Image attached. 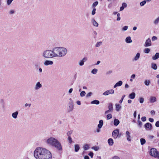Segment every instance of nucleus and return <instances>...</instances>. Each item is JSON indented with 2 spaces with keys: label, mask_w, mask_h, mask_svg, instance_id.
Returning <instances> with one entry per match:
<instances>
[{
  "label": "nucleus",
  "mask_w": 159,
  "mask_h": 159,
  "mask_svg": "<svg viewBox=\"0 0 159 159\" xmlns=\"http://www.w3.org/2000/svg\"><path fill=\"white\" fill-rule=\"evenodd\" d=\"M46 143L48 145L54 147L59 150H61L62 148L61 144L56 139L51 137L47 139Z\"/></svg>",
  "instance_id": "obj_1"
},
{
  "label": "nucleus",
  "mask_w": 159,
  "mask_h": 159,
  "mask_svg": "<svg viewBox=\"0 0 159 159\" xmlns=\"http://www.w3.org/2000/svg\"><path fill=\"white\" fill-rule=\"evenodd\" d=\"M55 57H61L65 56L67 53L66 49L63 47H55L54 48Z\"/></svg>",
  "instance_id": "obj_2"
},
{
  "label": "nucleus",
  "mask_w": 159,
  "mask_h": 159,
  "mask_svg": "<svg viewBox=\"0 0 159 159\" xmlns=\"http://www.w3.org/2000/svg\"><path fill=\"white\" fill-rule=\"evenodd\" d=\"M40 159H52V155L48 150L45 148H40Z\"/></svg>",
  "instance_id": "obj_3"
},
{
  "label": "nucleus",
  "mask_w": 159,
  "mask_h": 159,
  "mask_svg": "<svg viewBox=\"0 0 159 159\" xmlns=\"http://www.w3.org/2000/svg\"><path fill=\"white\" fill-rule=\"evenodd\" d=\"M54 48L52 50H47L42 53V56L45 58H49L55 57Z\"/></svg>",
  "instance_id": "obj_4"
},
{
  "label": "nucleus",
  "mask_w": 159,
  "mask_h": 159,
  "mask_svg": "<svg viewBox=\"0 0 159 159\" xmlns=\"http://www.w3.org/2000/svg\"><path fill=\"white\" fill-rule=\"evenodd\" d=\"M34 155L36 159H40V147L37 148L34 151Z\"/></svg>",
  "instance_id": "obj_5"
},
{
  "label": "nucleus",
  "mask_w": 159,
  "mask_h": 159,
  "mask_svg": "<svg viewBox=\"0 0 159 159\" xmlns=\"http://www.w3.org/2000/svg\"><path fill=\"white\" fill-rule=\"evenodd\" d=\"M158 152V151L156 148H153L150 149L149 153L151 156L156 158Z\"/></svg>",
  "instance_id": "obj_6"
},
{
  "label": "nucleus",
  "mask_w": 159,
  "mask_h": 159,
  "mask_svg": "<svg viewBox=\"0 0 159 159\" xmlns=\"http://www.w3.org/2000/svg\"><path fill=\"white\" fill-rule=\"evenodd\" d=\"M74 108L73 103L72 102H69L68 104V107L67 108V110L68 112H71L73 110Z\"/></svg>",
  "instance_id": "obj_7"
},
{
  "label": "nucleus",
  "mask_w": 159,
  "mask_h": 159,
  "mask_svg": "<svg viewBox=\"0 0 159 159\" xmlns=\"http://www.w3.org/2000/svg\"><path fill=\"white\" fill-rule=\"evenodd\" d=\"M114 91L113 89H110L109 90H107L102 94L104 96H107L110 94H112L114 93Z\"/></svg>",
  "instance_id": "obj_8"
},
{
  "label": "nucleus",
  "mask_w": 159,
  "mask_h": 159,
  "mask_svg": "<svg viewBox=\"0 0 159 159\" xmlns=\"http://www.w3.org/2000/svg\"><path fill=\"white\" fill-rule=\"evenodd\" d=\"M119 130L118 129L114 130L112 132V135L113 137L115 139L117 138L118 136Z\"/></svg>",
  "instance_id": "obj_9"
},
{
  "label": "nucleus",
  "mask_w": 159,
  "mask_h": 159,
  "mask_svg": "<svg viewBox=\"0 0 159 159\" xmlns=\"http://www.w3.org/2000/svg\"><path fill=\"white\" fill-rule=\"evenodd\" d=\"M144 127L147 130H150L152 129V124L149 123H147L144 125Z\"/></svg>",
  "instance_id": "obj_10"
},
{
  "label": "nucleus",
  "mask_w": 159,
  "mask_h": 159,
  "mask_svg": "<svg viewBox=\"0 0 159 159\" xmlns=\"http://www.w3.org/2000/svg\"><path fill=\"white\" fill-rule=\"evenodd\" d=\"M152 45V42L151 41V39L150 38H148L147 39L144 45V46L145 47H149Z\"/></svg>",
  "instance_id": "obj_11"
},
{
  "label": "nucleus",
  "mask_w": 159,
  "mask_h": 159,
  "mask_svg": "<svg viewBox=\"0 0 159 159\" xmlns=\"http://www.w3.org/2000/svg\"><path fill=\"white\" fill-rule=\"evenodd\" d=\"M87 60V57H84L82 60H80L79 62V64L80 66H83L84 64V62L86 61Z\"/></svg>",
  "instance_id": "obj_12"
},
{
  "label": "nucleus",
  "mask_w": 159,
  "mask_h": 159,
  "mask_svg": "<svg viewBox=\"0 0 159 159\" xmlns=\"http://www.w3.org/2000/svg\"><path fill=\"white\" fill-rule=\"evenodd\" d=\"M125 134L127 140L128 141H131L130 133L128 131H127L125 132Z\"/></svg>",
  "instance_id": "obj_13"
},
{
  "label": "nucleus",
  "mask_w": 159,
  "mask_h": 159,
  "mask_svg": "<svg viewBox=\"0 0 159 159\" xmlns=\"http://www.w3.org/2000/svg\"><path fill=\"white\" fill-rule=\"evenodd\" d=\"M53 64V62L51 61L46 60L44 62V65L45 66L51 65Z\"/></svg>",
  "instance_id": "obj_14"
},
{
  "label": "nucleus",
  "mask_w": 159,
  "mask_h": 159,
  "mask_svg": "<svg viewBox=\"0 0 159 159\" xmlns=\"http://www.w3.org/2000/svg\"><path fill=\"white\" fill-rule=\"evenodd\" d=\"M123 84V82L121 81H119L114 85V88H116L117 87L121 86Z\"/></svg>",
  "instance_id": "obj_15"
},
{
  "label": "nucleus",
  "mask_w": 159,
  "mask_h": 159,
  "mask_svg": "<svg viewBox=\"0 0 159 159\" xmlns=\"http://www.w3.org/2000/svg\"><path fill=\"white\" fill-rule=\"evenodd\" d=\"M127 6V5L126 3H123L122 4V6L120 8V11H123L124 9V8L126 7Z\"/></svg>",
  "instance_id": "obj_16"
},
{
  "label": "nucleus",
  "mask_w": 159,
  "mask_h": 159,
  "mask_svg": "<svg viewBox=\"0 0 159 159\" xmlns=\"http://www.w3.org/2000/svg\"><path fill=\"white\" fill-rule=\"evenodd\" d=\"M99 124L98 125V129H101L103 125V121L102 120H100L99 121Z\"/></svg>",
  "instance_id": "obj_17"
},
{
  "label": "nucleus",
  "mask_w": 159,
  "mask_h": 159,
  "mask_svg": "<svg viewBox=\"0 0 159 159\" xmlns=\"http://www.w3.org/2000/svg\"><path fill=\"white\" fill-rule=\"evenodd\" d=\"M18 114V111H16L15 112H14L12 114V116L14 119H16L17 117V115Z\"/></svg>",
  "instance_id": "obj_18"
},
{
  "label": "nucleus",
  "mask_w": 159,
  "mask_h": 159,
  "mask_svg": "<svg viewBox=\"0 0 159 159\" xmlns=\"http://www.w3.org/2000/svg\"><path fill=\"white\" fill-rule=\"evenodd\" d=\"M135 97V93L133 92L130 93L129 96V98L131 99H134Z\"/></svg>",
  "instance_id": "obj_19"
},
{
  "label": "nucleus",
  "mask_w": 159,
  "mask_h": 159,
  "mask_svg": "<svg viewBox=\"0 0 159 159\" xmlns=\"http://www.w3.org/2000/svg\"><path fill=\"white\" fill-rule=\"evenodd\" d=\"M108 108L109 110H110V111H113V104L110 102L108 104Z\"/></svg>",
  "instance_id": "obj_20"
},
{
  "label": "nucleus",
  "mask_w": 159,
  "mask_h": 159,
  "mask_svg": "<svg viewBox=\"0 0 159 159\" xmlns=\"http://www.w3.org/2000/svg\"><path fill=\"white\" fill-rule=\"evenodd\" d=\"M159 58V53L158 52L156 53L155 55L152 57V59L153 60H156Z\"/></svg>",
  "instance_id": "obj_21"
},
{
  "label": "nucleus",
  "mask_w": 159,
  "mask_h": 159,
  "mask_svg": "<svg viewBox=\"0 0 159 159\" xmlns=\"http://www.w3.org/2000/svg\"><path fill=\"white\" fill-rule=\"evenodd\" d=\"M125 42L127 43H131L132 42V40L130 37L128 36L125 39Z\"/></svg>",
  "instance_id": "obj_22"
},
{
  "label": "nucleus",
  "mask_w": 159,
  "mask_h": 159,
  "mask_svg": "<svg viewBox=\"0 0 159 159\" xmlns=\"http://www.w3.org/2000/svg\"><path fill=\"white\" fill-rule=\"evenodd\" d=\"M108 143L110 146H112L114 143L113 139L111 138L109 139L108 140Z\"/></svg>",
  "instance_id": "obj_23"
},
{
  "label": "nucleus",
  "mask_w": 159,
  "mask_h": 159,
  "mask_svg": "<svg viewBox=\"0 0 159 159\" xmlns=\"http://www.w3.org/2000/svg\"><path fill=\"white\" fill-rule=\"evenodd\" d=\"M150 101L151 102H154L156 101V98L155 97H152L150 98Z\"/></svg>",
  "instance_id": "obj_24"
},
{
  "label": "nucleus",
  "mask_w": 159,
  "mask_h": 159,
  "mask_svg": "<svg viewBox=\"0 0 159 159\" xmlns=\"http://www.w3.org/2000/svg\"><path fill=\"white\" fill-rule=\"evenodd\" d=\"M99 101L97 100H95L93 101H92L91 102V103L92 104H95L96 105H98L99 104Z\"/></svg>",
  "instance_id": "obj_25"
},
{
  "label": "nucleus",
  "mask_w": 159,
  "mask_h": 159,
  "mask_svg": "<svg viewBox=\"0 0 159 159\" xmlns=\"http://www.w3.org/2000/svg\"><path fill=\"white\" fill-rule=\"evenodd\" d=\"M80 148V147L78 144H76L75 145V152H78Z\"/></svg>",
  "instance_id": "obj_26"
},
{
  "label": "nucleus",
  "mask_w": 159,
  "mask_h": 159,
  "mask_svg": "<svg viewBox=\"0 0 159 159\" xmlns=\"http://www.w3.org/2000/svg\"><path fill=\"white\" fill-rule=\"evenodd\" d=\"M120 123V121L118 119H115L114 120V124L115 126H117Z\"/></svg>",
  "instance_id": "obj_27"
},
{
  "label": "nucleus",
  "mask_w": 159,
  "mask_h": 159,
  "mask_svg": "<svg viewBox=\"0 0 159 159\" xmlns=\"http://www.w3.org/2000/svg\"><path fill=\"white\" fill-rule=\"evenodd\" d=\"M140 54L139 53H137L135 56L134 60L135 61L137 60L140 57Z\"/></svg>",
  "instance_id": "obj_28"
},
{
  "label": "nucleus",
  "mask_w": 159,
  "mask_h": 159,
  "mask_svg": "<svg viewBox=\"0 0 159 159\" xmlns=\"http://www.w3.org/2000/svg\"><path fill=\"white\" fill-rule=\"evenodd\" d=\"M40 88V82H38L36 84L34 87V89L36 90H38Z\"/></svg>",
  "instance_id": "obj_29"
},
{
  "label": "nucleus",
  "mask_w": 159,
  "mask_h": 159,
  "mask_svg": "<svg viewBox=\"0 0 159 159\" xmlns=\"http://www.w3.org/2000/svg\"><path fill=\"white\" fill-rule=\"evenodd\" d=\"M116 110L117 111H119L120 110V108H121V106H120V105L119 104H116Z\"/></svg>",
  "instance_id": "obj_30"
},
{
  "label": "nucleus",
  "mask_w": 159,
  "mask_h": 159,
  "mask_svg": "<svg viewBox=\"0 0 159 159\" xmlns=\"http://www.w3.org/2000/svg\"><path fill=\"white\" fill-rule=\"evenodd\" d=\"M141 144L143 145L144 144L146 143L145 140L143 138H141L140 139Z\"/></svg>",
  "instance_id": "obj_31"
},
{
  "label": "nucleus",
  "mask_w": 159,
  "mask_h": 159,
  "mask_svg": "<svg viewBox=\"0 0 159 159\" xmlns=\"http://www.w3.org/2000/svg\"><path fill=\"white\" fill-rule=\"evenodd\" d=\"M93 25L96 27H98V24L96 22L94 19L93 20Z\"/></svg>",
  "instance_id": "obj_32"
},
{
  "label": "nucleus",
  "mask_w": 159,
  "mask_h": 159,
  "mask_svg": "<svg viewBox=\"0 0 159 159\" xmlns=\"http://www.w3.org/2000/svg\"><path fill=\"white\" fill-rule=\"evenodd\" d=\"M98 4V1H96L95 2H94L93 4L92 5V7L93 8H95V7H96Z\"/></svg>",
  "instance_id": "obj_33"
},
{
  "label": "nucleus",
  "mask_w": 159,
  "mask_h": 159,
  "mask_svg": "<svg viewBox=\"0 0 159 159\" xmlns=\"http://www.w3.org/2000/svg\"><path fill=\"white\" fill-rule=\"evenodd\" d=\"M83 148L84 150H88L89 148V145L87 144L84 145L83 146Z\"/></svg>",
  "instance_id": "obj_34"
},
{
  "label": "nucleus",
  "mask_w": 159,
  "mask_h": 159,
  "mask_svg": "<svg viewBox=\"0 0 159 159\" xmlns=\"http://www.w3.org/2000/svg\"><path fill=\"white\" fill-rule=\"evenodd\" d=\"M152 68L154 70H156L157 68L156 64H152Z\"/></svg>",
  "instance_id": "obj_35"
},
{
  "label": "nucleus",
  "mask_w": 159,
  "mask_h": 159,
  "mask_svg": "<svg viewBox=\"0 0 159 159\" xmlns=\"http://www.w3.org/2000/svg\"><path fill=\"white\" fill-rule=\"evenodd\" d=\"M137 124L140 128H141L142 125V123L140 120H138V121Z\"/></svg>",
  "instance_id": "obj_36"
},
{
  "label": "nucleus",
  "mask_w": 159,
  "mask_h": 159,
  "mask_svg": "<svg viewBox=\"0 0 159 159\" xmlns=\"http://www.w3.org/2000/svg\"><path fill=\"white\" fill-rule=\"evenodd\" d=\"M85 92L84 91H83L80 93V95L81 97H83L85 96Z\"/></svg>",
  "instance_id": "obj_37"
},
{
  "label": "nucleus",
  "mask_w": 159,
  "mask_h": 159,
  "mask_svg": "<svg viewBox=\"0 0 159 159\" xmlns=\"http://www.w3.org/2000/svg\"><path fill=\"white\" fill-rule=\"evenodd\" d=\"M102 42H98L95 45L96 47H99L101 45Z\"/></svg>",
  "instance_id": "obj_38"
},
{
  "label": "nucleus",
  "mask_w": 159,
  "mask_h": 159,
  "mask_svg": "<svg viewBox=\"0 0 159 159\" xmlns=\"http://www.w3.org/2000/svg\"><path fill=\"white\" fill-rule=\"evenodd\" d=\"M146 1L144 0L140 2V4L141 6H143L146 3Z\"/></svg>",
  "instance_id": "obj_39"
},
{
  "label": "nucleus",
  "mask_w": 159,
  "mask_h": 159,
  "mask_svg": "<svg viewBox=\"0 0 159 159\" xmlns=\"http://www.w3.org/2000/svg\"><path fill=\"white\" fill-rule=\"evenodd\" d=\"M150 51V49L148 48H146L144 49V52L145 53H148Z\"/></svg>",
  "instance_id": "obj_40"
},
{
  "label": "nucleus",
  "mask_w": 159,
  "mask_h": 159,
  "mask_svg": "<svg viewBox=\"0 0 159 159\" xmlns=\"http://www.w3.org/2000/svg\"><path fill=\"white\" fill-rule=\"evenodd\" d=\"M159 22V17L157 18L154 21V23L155 25H157Z\"/></svg>",
  "instance_id": "obj_41"
},
{
  "label": "nucleus",
  "mask_w": 159,
  "mask_h": 159,
  "mask_svg": "<svg viewBox=\"0 0 159 159\" xmlns=\"http://www.w3.org/2000/svg\"><path fill=\"white\" fill-rule=\"evenodd\" d=\"M150 81L149 80H145L144 81V84L146 86H148L149 85Z\"/></svg>",
  "instance_id": "obj_42"
},
{
  "label": "nucleus",
  "mask_w": 159,
  "mask_h": 159,
  "mask_svg": "<svg viewBox=\"0 0 159 159\" xmlns=\"http://www.w3.org/2000/svg\"><path fill=\"white\" fill-rule=\"evenodd\" d=\"M92 149L96 151H97L99 149V148L98 146H93L92 148Z\"/></svg>",
  "instance_id": "obj_43"
},
{
  "label": "nucleus",
  "mask_w": 159,
  "mask_h": 159,
  "mask_svg": "<svg viewBox=\"0 0 159 159\" xmlns=\"http://www.w3.org/2000/svg\"><path fill=\"white\" fill-rule=\"evenodd\" d=\"M107 120L110 119L112 118V115L111 114H108L107 116Z\"/></svg>",
  "instance_id": "obj_44"
},
{
  "label": "nucleus",
  "mask_w": 159,
  "mask_h": 159,
  "mask_svg": "<svg viewBox=\"0 0 159 159\" xmlns=\"http://www.w3.org/2000/svg\"><path fill=\"white\" fill-rule=\"evenodd\" d=\"M68 140L69 143H71L73 142V141L72 140V138L70 136L68 137Z\"/></svg>",
  "instance_id": "obj_45"
},
{
  "label": "nucleus",
  "mask_w": 159,
  "mask_h": 159,
  "mask_svg": "<svg viewBox=\"0 0 159 159\" xmlns=\"http://www.w3.org/2000/svg\"><path fill=\"white\" fill-rule=\"evenodd\" d=\"M96 9L95 8H93V10L92 12V15H94L96 13Z\"/></svg>",
  "instance_id": "obj_46"
},
{
  "label": "nucleus",
  "mask_w": 159,
  "mask_h": 159,
  "mask_svg": "<svg viewBox=\"0 0 159 159\" xmlns=\"http://www.w3.org/2000/svg\"><path fill=\"white\" fill-rule=\"evenodd\" d=\"M139 102H140V103H143V102H144V99L142 97H141V98H139Z\"/></svg>",
  "instance_id": "obj_47"
},
{
  "label": "nucleus",
  "mask_w": 159,
  "mask_h": 159,
  "mask_svg": "<svg viewBox=\"0 0 159 159\" xmlns=\"http://www.w3.org/2000/svg\"><path fill=\"white\" fill-rule=\"evenodd\" d=\"M125 95H123L122 96L121 99L119 101V102L120 103H121L122 102L124 98L125 97Z\"/></svg>",
  "instance_id": "obj_48"
},
{
  "label": "nucleus",
  "mask_w": 159,
  "mask_h": 159,
  "mask_svg": "<svg viewBox=\"0 0 159 159\" xmlns=\"http://www.w3.org/2000/svg\"><path fill=\"white\" fill-rule=\"evenodd\" d=\"M92 93L91 92L89 93L86 95L87 98L90 97L92 95Z\"/></svg>",
  "instance_id": "obj_49"
},
{
  "label": "nucleus",
  "mask_w": 159,
  "mask_h": 159,
  "mask_svg": "<svg viewBox=\"0 0 159 159\" xmlns=\"http://www.w3.org/2000/svg\"><path fill=\"white\" fill-rule=\"evenodd\" d=\"M13 0H7V4L9 5H10L12 2Z\"/></svg>",
  "instance_id": "obj_50"
},
{
  "label": "nucleus",
  "mask_w": 159,
  "mask_h": 159,
  "mask_svg": "<svg viewBox=\"0 0 159 159\" xmlns=\"http://www.w3.org/2000/svg\"><path fill=\"white\" fill-rule=\"evenodd\" d=\"M128 26H125L123 27L122 29V30L123 31H126L128 29Z\"/></svg>",
  "instance_id": "obj_51"
},
{
  "label": "nucleus",
  "mask_w": 159,
  "mask_h": 159,
  "mask_svg": "<svg viewBox=\"0 0 159 159\" xmlns=\"http://www.w3.org/2000/svg\"><path fill=\"white\" fill-rule=\"evenodd\" d=\"M141 120L142 121H145L146 120V118L145 116H143L141 118Z\"/></svg>",
  "instance_id": "obj_52"
},
{
  "label": "nucleus",
  "mask_w": 159,
  "mask_h": 159,
  "mask_svg": "<svg viewBox=\"0 0 159 159\" xmlns=\"http://www.w3.org/2000/svg\"><path fill=\"white\" fill-rule=\"evenodd\" d=\"M120 14L119 13H118L117 14V20L119 21V20H120Z\"/></svg>",
  "instance_id": "obj_53"
},
{
  "label": "nucleus",
  "mask_w": 159,
  "mask_h": 159,
  "mask_svg": "<svg viewBox=\"0 0 159 159\" xmlns=\"http://www.w3.org/2000/svg\"><path fill=\"white\" fill-rule=\"evenodd\" d=\"M72 133V131H68L67 133V135L68 136V137L70 136L71 134Z\"/></svg>",
  "instance_id": "obj_54"
},
{
  "label": "nucleus",
  "mask_w": 159,
  "mask_h": 159,
  "mask_svg": "<svg viewBox=\"0 0 159 159\" xmlns=\"http://www.w3.org/2000/svg\"><path fill=\"white\" fill-rule=\"evenodd\" d=\"M154 137V136H153L151 135H149L148 136V138L149 139H151V140H152V139Z\"/></svg>",
  "instance_id": "obj_55"
},
{
  "label": "nucleus",
  "mask_w": 159,
  "mask_h": 159,
  "mask_svg": "<svg viewBox=\"0 0 159 159\" xmlns=\"http://www.w3.org/2000/svg\"><path fill=\"white\" fill-rule=\"evenodd\" d=\"M98 70H92L91 73L93 74H95L97 72Z\"/></svg>",
  "instance_id": "obj_56"
},
{
  "label": "nucleus",
  "mask_w": 159,
  "mask_h": 159,
  "mask_svg": "<svg viewBox=\"0 0 159 159\" xmlns=\"http://www.w3.org/2000/svg\"><path fill=\"white\" fill-rule=\"evenodd\" d=\"M112 111H110V110L108 109V110H107L105 111V114H107L110 112H112Z\"/></svg>",
  "instance_id": "obj_57"
},
{
  "label": "nucleus",
  "mask_w": 159,
  "mask_h": 159,
  "mask_svg": "<svg viewBox=\"0 0 159 159\" xmlns=\"http://www.w3.org/2000/svg\"><path fill=\"white\" fill-rule=\"evenodd\" d=\"M155 126L157 127H159V121H157L155 123Z\"/></svg>",
  "instance_id": "obj_58"
},
{
  "label": "nucleus",
  "mask_w": 159,
  "mask_h": 159,
  "mask_svg": "<svg viewBox=\"0 0 159 159\" xmlns=\"http://www.w3.org/2000/svg\"><path fill=\"white\" fill-rule=\"evenodd\" d=\"M89 155L90 156L91 158L93 157V152H90L89 154Z\"/></svg>",
  "instance_id": "obj_59"
},
{
  "label": "nucleus",
  "mask_w": 159,
  "mask_h": 159,
  "mask_svg": "<svg viewBox=\"0 0 159 159\" xmlns=\"http://www.w3.org/2000/svg\"><path fill=\"white\" fill-rule=\"evenodd\" d=\"M15 13V11L13 10H10L9 11V13L10 14H14Z\"/></svg>",
  "instance_id": "obj_60"
},
{
  "label": "nucleus",
  "mask_w": 159,
  "mask_h": 159,
  "mask_svg": "<svg viewBox=\"0 0 159 159\" xmlns=\"http://www.w3.org/2000/svg\"><path fill=\"white\" fill-rule=\"evenodd\" d=\"M148 120L149 121H150V122H152L154 121L153 119V118H149L148 119Z\"/></svg>",
  "instance_id": "obj_61"
},
{
  "label": "nucleus",
  "mask_w": 159,
  "mask_h": 159,
  "mask_svg": "<svg viewBox=\"0 0 159 159\" xmlns=\"http://www.w3.org/2000/svg\"><path fill=\"white\" fill-rule=\"evenodd\" d=\"M157 39V38L155 36H153L152 37V41H154L156 40Z\"/></svg>",
  "instance_id": "obj_62"
},
{
  "label": "nucleus",
  "mask_w": 159,
  "mask_h": 159,
  "mask_svg": "<svg viewBox=\"0 0 159 159\" xmlns=\"http://www.w3.org/2000/svg\"><path fill=\"white\" fill-rule=\"evenodd\" d=\"M31 106V104L30 103V104H28V103H26L25 104V107H26L27 106H28L29 107H30Z\"/></svg>",
  "instance_id": "obj_63"
},
{
  "label": "nucleus",
  "mask_w": 159,
  "mask_h": 159,
  "mask_svg": "<svg viewBox=\"0 0 159 159\" xmlns=\"http://www.w3.org/2000/svg\"><path fill=\"white\" fill-rule=\"evenodd\" d=\"M112 159H120V158L118 157L115 156L113 157Z\"/></svg>",
  "instance_id": "obj_64"
}]
</instances>
